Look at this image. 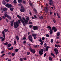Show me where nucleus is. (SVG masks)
Wrapping results in <instances>:
<instances>
[{
  "mask_svg": "<svg viewBox=\"0 0 61 61\" xmlns=\"http://www.w3.org/2000/svg\"><path fill=\"white\" fill-rule=\"evenodd\" d=\"M17 17H18L19 18L20 20H18V21H17L16 22H14V28H17L18 26H19V24H20L21 23V22L22 24H23V25L24 26H25V25L26 24L25 23V22L23 19H22L21 17L19 15H17Z\"/></svg>",
  "mask_w": 61,
  "mask_h": 61,
  "instance_id": "nucleus-1",
  "label": "nucleus"
},
{
  "mask_svg": "<svg viewBox=\"0 0 61 61\" xmlns=\"http://www.w3.org/2000/svg\"><path fill=\"white\" fill-rule=\"evenodd\" d=\"M18 5H19V6H21V9L20 10L21 12H24L25 10V8H24V6L22 5V4L21 3L18 4Z\"/></svg>",
  "mask_w": 61,
  "mask_h": 61,
  "instance_id": "nucleus-2",
  "label": "nucleus"
},
{
  "mask_svg": "<svg viewBox=\"0 0 61 61\" xmlns=\"http://www.w3.org/2000/svg\"><path fill=\"white\" fill-rule=\"evenodd\" d=\"M26 20H25V19L24 17L22 18V19L24 21V22H25V24H27L28 21L29 20V17H27L26 18Z\"/></svg>",
  "mask_w": 61,
  "mask_h": 61,
  "instance_id": "nucleus-3",
  "label": "nucleus"
},
{
  "mask_svg": "<svg viewBox=\"0 0 61 61\" xmlns=\"http://www.w3.org/2000/svg\"><path fill=\"white\" fill-rule=\"evenodd\" d=\"M47 28L48 29H49L50 30V33L51 35H52V34L53 33V31L52 30L51 27L50 26H48L47 27Z\"/></svg>",
  "mask_w": 61,
  "mask_h": 61,
  "instance_id": "nucleus-4",
  "label": "nucleus"
},
{
  "mask_svg": "<svg viewBox=\"0 0 61 61\" xmlns=\"http://www.w3.org/2000/svg\"><path fill=\"white\" fill-rule=\"evenodd\" d=\"M5 5L6 7H8V8H11V7H12V6L11 4H10V5L6 4Z\"/></svg>",
  "mask_w": 61,
  "mask_h": 61,
  "instance_id": "nucleus-5",
  "label": "nucleus"
},
{
  "mask_svg": "<svg viewBox=\"0 0 61 61\" xmlns=\"http://www.w3.org/2000/svg\"><path fill=\"white\" fill-rule=\"evenodd\" d=\"M4 16L6 17H7V18H8L10 20H11V17L10 16H9L7 14L4 15Z\"/></svg>",
  "mask_w": 61,
  "mask_h": 61,
  "instance_id": "nucleus-6",
  "label": "nucleus"
},
{
  "mask_svg": "<svg viewBox=\"0 0 61 61\" xmlns=\"http://www.w3.org/2000/svg\"><path fill=\"white\" fill-rule=\"evenodd\" d=\"M30 50L31 51V52L32 54H35L36 53V51L34 49H32L30 48Z\"/></svg>",
  "mask_w": 61,
  "mask_h": 61,
  "instance_id": "nucleus-7",
  "label": "nucleus"
},
{
  "mask_svg": "<svg viewBox=\"0 0 61 61\" xmlns=\"http://www.w3.org/2000/svg\"><path fill=\"white\" fill-rule=\"evenodd\" d=\"M52 30H53L54 32H56V31L57 30V29L56 28V27L54 26H53L52 27Z\"/></svg>",
  "mask_w": 61,
  "mask_h": 61,
  "instance_id": "nucleus-8",
  "label": "nucleus"
},
{
  "mask_svg": "<svg viewBox=\"0 0 61 61\" xmlns=\"http://www.w3.org/2000/svg\"><path fill=\"white\" fill-rule=\"evenodd\" d=\"M33 29L34 30H37L38 27L36 26H34L33 27Z\"/></svg>",
  "mask_w": 61,
  "mask_h": 61,
  "instance_id": "nucleus-9",
  "label": "nucleus"
},
{
  "mask_svg": "<svg viewBox=\"0 0 61 61\" xmlns=\"http://www.w3.org/2000/svg\"><path fill=\"white\" fill-rule=\"evenodd\" d=\"M46 6H45V9H47V11H48V4H47V3L46 4Z\"/></svg>",
  "mask_w": 61,
  "mask_h": 61,
  "instance_id": "nucleus-10",
  "label": "nucleus"
},
{
  "mask_svg": "<svg viewBox=\"0 0 61 61\" xmlns=\"http://www.w3.org/2000/svg\"><path fill=\"white\" fill-rule=\"evenodd\" d=\"M2 36H3L4 38H5V31H3L2 32Z\"/></svg>",
  "mask_w": 61,
  "mask_h": 61,
  "instance_id": "nucleus-11",
  "label": "nucleus"
},
{
  "mask_svg": "<svg viewBox=\"0 0 61 61\" xmlns=\"http://www.w3.org/2000/svg\"><path fill=\"white\" fill-rule=\"evenodd\" d=\"M28 39H30L31 38H32V35H30L28 36Z\"/></svg>",
  "mask_w": 61,
  "mask_h": 61,
  "instance_id": "nucleus-12",
  "label": "nucleus"
},
{
  "mask_svg": "<svg viewBox=\"0 0 61 61\" xmlns=\"http://www.w3.org/2000/svg\"><path fill=\"white\" fill-rule=\"evenodd\" d=\"M60 32H58L57 33V34H56V36H59L60 35Z\"/></svg>",
  "mask_w": 61,
  "mask_h": 61,
  "instance_id": "nucleus-13",
  "label": "nucleus"
},
{
  "mask_svg": "<svg viewBox=\"0 0 61 61\" xmlns=\"http://www.w3.org/2000/svg\"><path fill=\"white\" fill-rule=\"evenodd\" d=\"M32 36L33 37H35V36H36V34H32Z\"/></svg>",
  "mask_w": 61,
  "mask_h": 61,
  "instance_id": "nucleus-14",
  "label": "nucleus"
},
{
  "mask_svg": "<svg viewBox=\"0 0 61 61\" xmlns=\"http://www.w3.org/2000/svg\"><path fill=\"white\" fill-rule=\"evenodd\" d=\"M22 2L23 4H25L26 3V1H25L24 0H23L22 1Z\"/></svg>",
  "mask_w": 61,
  "mask_h": 61,
  "instance_id": "nucleus-15",
  "label": "nucleus"
},
{
  "mask_svg": "<svg viewBox=\"0 0 61 61\" xmlns=\"http://www.w3.org/2000/svg\"><path fill=\"white\" fill-rule=\"evenodd\" d=\"M15 38H16L17 40L18 41L19 40V37L18 36H17L15 37Z\"/></svg>",
  "mask_w": 61,
  "mask_h": 61,
  "instance_id": "nucleus-16",
  "label": "nucleus"
},
{
  "mask_svg": "<svg viewBox=\"0 0 61 61\" xmlns=\"http://www.w3.org/2000/svg\"><path fill=\"white\" fill-rule=\"evenodd\" d=\"M3 11H6V10H7V8H3Z\"/></svg>",
  "mask_w": 61,
  "mask_h": 61,
  "instance_id": "nucleus-17",
  "label": "nucleus"
},
{
  "mask_svg": "<svg viewBox=\"0 0 61 61\" xmlns=\"http://www.w3.org/2000/svg\"><path fill=\"white\" fill-rule=\"evenodd\" d=\"M8 49L9 50H12L13 49V47H11V48H8Z\"/></svg>",
  "mask_w": 61,
  "mask_h": 61,
  "instance_id": "nucleus-18",
  "label": "nucleus"
},
{
  "mask_svg": "<svg viewBox=\"0 0 61 61\" xmlns=\"http://www.w3.org/2000/svg\"><path fill=\"white\" fill-rule=\"evenodd\" d=\"M2 3L3 5H5V4H6L5 1L4 0L3 1Z\"/></svg>",
  "mask_w": 61,
  "mask_h": 61,
  "instance_id": "nucleus-19",
  "label": "nucleus"
},
{
  "mask_svg": "<svg viewBox=\"0 0 61 61\" xmlns=\"http://www.w3.org/2000/svg\"><path fill=\"white\" fill-rule=\"evenodd\" d=\"M34 10L36 13H37V10H36V9L35 8H34Z\"/></svg>",
  "mask_w": 61,
  "mask_h": 61,
  "instance_id": "nucleus-20",
  "label": "nucleus"
},
{
  "mask_svg": "<svg viewBox=\"0 0 61 61\" xmlns=\"http://www.w3.org/2000/svg\"><path fill=\"white\" fill-rule=\"evenodd\" d=\"M39 53L40 55H43V52H42L41 51H40L39 52Z\"/></svg>",
  "mask_w": 61,
  "mask_h": 61,
  "instance_id": "nucleus-21",
  "label": "nucleus"
},
{
  "mask_svg": "<svg viewBox=\"0 0 61 61\" xmlns=\"http://www.w3.org/2000/svg\"><path fill=\"white\" fill-rule=\"evenodd\" d=\"M51 55L52 56H53V57H55V55L53 54L52 53H51Z\"/></svg>",
  "mask_w": 61,
  "mask_h": 61,
  "instance_id": "nucleus-22",
  "label": "nucleus"
},
{
  "mask_svg": "<svg viewBox=\"0 0 61 61\" xmlns=\"http://www.w3.org/2000/svg\"><path fill=\"white\" fill-rule=\"evenodd\" d=\"M4 31L5 32V33H6V32H7L8 31V29H4Z\"/></svg>",
  "mask_w": 61,
  "mask_h": 61,
  "instance_id": "nucleus-23",
  "label": "nucleus"
},
{
  "mask_svg": "<svg viewBox=\"0 0 61 61\" xmlns=\"http://www.w3.org/2000/svg\"><path fill=\"white\" fill-rule=\"evenodd\" d=\"M18 0V2L19 3H22V0Z\"/></svg>",
  "mask_w": 61,
  "mask_h": 61,
  "instance_id": "nucleus-24",
  "label": "nucleus"
},
{
  "mask_svg": "<svg viewBox=\"0 0 61 61\" xmlns=\"http://www.w3.org/2000/svg\"><path fill=\"white\" fill-rule=\"evenodd\" d=\"M53 20L54 23H56V19H53Z\"/></svg>",
  "mask_w": 61,
  "mask_h": 61,
  "instance_id": "nucleus-25",
  "label": "nucleus"
},
{
  "mask_svg": "<svg viewBox=\"0 0 61 61\" xmlns=\"http://www.w3.org/2000/svg\"><path fill=\"white\" fill-rule=\"evenodd\" d=\"M7 46L8 47H10V46H11V44L9 43L8 44Z\"/></svg>",
  "mask_w": 61,
  "mask_h": 61,
  "instance_id": "nucleus-26",
  "label": "nucleus"
},
{
  "mask_svg": "<svg viewBox=\"0 0 61 61\" xmlns=\"http://www.w3.org/2000/svg\"><path fill=\"white\" fill-rule=\"evenodd\" d=\"M39 18L41 19H43V16H41L39 17Z\"/></svg>",
  "mask_w": 61,
  "mask_h": 61,
  "instance_id": "nucleus-27",
  "label": "nucleus"
},
{
  "mask_svg": "<svg viewBox=\"0 0 61 61\" xmlns=\"http://www.w3.org/2000/svg\"><path fill=\"white\" fill-rule=\"evenodd\" d=\"M13 10H14V9L13 8H10V10L11 11H13Z\"/></svg>",
  "mask_w": 61,
  "mask_h": 61,
  "instance_id": "nucleus-28",
  "label": "nucleus"
},
{
  "mask_svg": "<svg viewBox=\"0 0 61 61\" xmlns=\"http://www.w3.org/2000/svg\"><path fill=\"white\" fill-rule=\"evenodd\" d=\"M5 38H2V39H1V41L2 42H3L5 40Z\"/></svg>",
  "mask_w": 61,
  "mask_h": 61,
  "instance_id": "nucleus-29",
  "label": "nucleus"
},
{
  "mask_svg": "<svg viewBox=\"0 0 61 61\" xmlns=\"http://www.w3.org/2000/svg\"><path fill=\"white\" fill-rule=\"evenodd\" d=\"M22 59H23L24 60H25H25H26V59H27L26 57L22 58Z\"/></svg>",
  "mask_w": 61,
  "mask_h": 61,
  "instance_id": "nucleus-30",
  "label": "nucleus"
},
{
  "mask_svg": "<svg viewBox=\"0 0 61 61\" xmlns=\"http://www.w3.org/2000/svg\"><path fill=\"white\" fill-rule=\"evenodd\" d=\"M18 50H19V49H16L15 50V51L16 52H18Z\"/></svg>",
  "mask_w": 61,
  "mask_h": 61,
  "instance_id": "nucleus-31",
  "label": "nucleus"
},
{
  "mask_svg": "<svg viewBox=\"0 0 61 61\" xmlns=\"http://www.w3.org/2000/svg\"><path fill=\"white\" fill-rule=\"evenodd\" d=\"M58 51V50L57 49H56V48H55L54 49V52H56V51Z\"/></svg>",
  "mask_w": 61,
  "mask_h": 61,
  "instance_id": "nucleus-32",
  "label": "nucleus"
},
{
  "mask_svg": "<svg viewBox=\"0 0 61 61\" xmlns=\"http://www.w3.org/2000/svg\"><path fill=\"white\" fill-rule=\"evenodd\" d=\"M2 18L3 19H5V17L4 16H2Z\"/></svg>",
  "mask_w": 61,
  "mask_h": 61,
  "instance_id": "nucleus-33",
  "label": "nucleus"
},
{
  "mask_svg": "<svg viewBox=\"0 0 61 61\" xmlns=\"http://www.w3.org/2000/svg\"><path fill=\"white\" fill-rule=\"evenodd\" d=\"M49 60H50V61H52V58L51 57H49Z\"/></svg>",
  "mask_w": 61,
  "mask_h": 61,
  "instance_id": "nucleus-34",
  "label": "nucleus"
},
{
  "mask_svg": "<svg viewBox=\"0 0 61 61\" xmlns=\"http://www.w3.org/2000/svg\"><path fill=\"white\" fill-rule=\"evenodd\" d=\"M13 3L14 4H16V3H17V2H16V1L15 0H14L13 1Z\"/></svg>",
  "mask_w": 61,
  "mask_h": 61,
  "instance_id": "nucleus-35",
  "label": "nucleus"
},
{
  "mask_svg": "<svg viewBox=\"0 0 61 61\" xmlns=\"http://www.w3.org/2000/svg\"><path fill=\"white\" fill-rule=\"evenodd\" d=\"M58 51H57L55 52V53L56 54V55H57V54H58Z\"/></svg>",
  "mask_w": 61,
  "mask_h": 61,
  "instance_id": "nucleus-36",
  "label": "nucleus"
},
{
  "mask_svg": "<svg viewBox=\"0 0 61 61\" xmlns=\"http://www.w3.org/2000/svg\"><path fill=\"white\" fill-rule=\"evenodd\" d=\"M5 45V46H7V45H8V42H6L5 43H4Z\"/></svg>",
  "mask_w": 61,
  "mask_h": 61,
  "instance_id": "nucleus-37",
  "label": "nucleus"
},
{
  "mask_svg": "<svg viewBox=\"0 0 61 61\" xmlns=\"http://www.w3.org/2000/svg\"><path fill=\"white\" fill-rule=\"evenodd\" d=\"M29 39L30 41H31V42H32V41H33V40H32V38Z\"/></svg>",
  "mask_w": 61,
  "mask_h": 61,
  "instance_id": "nucleus-38",
  "label": "nucleus"
},
{
  "mask_svg": "<svg viewBox=\"0 0 61 61\" xmlns=\"http://www.w3.org/2000/svg\"><path fill=\"white\" fill-rule=\"evenodd\" d=\"M32 27H33L32 25H29V27H30V28H32Z\"/></svg>",
  "mask_w": 61,
  "mask_h": 61,
  "instance_id": "nucleus-39",
  "label": "nucleus"
},
{
  "mask_svg": "<svg viewBox=\"0 0 61 61\" xmlns=\"http://www.w3.org/2000/svg\"><path fill=\"white\" fill-rule=\"evenodd\" d=\"M33 16H34V18H37V17L36 16V15H33Z\"/></svg>",
  "mask_w": 61,
  "mask_h": 61,
  "instance_id": "nucleus-40",
  "label": "nucleus"
},
{
  "mask_svg": "<svg viewBox=\"0 0 61 61\" xmlns=\"http://www.w3.org/2000/svg\"><path fill=\"white\" fill-rule=\"evenodd\" d=\"M53 0H50V2H51L52 4H53Z\"/></svg>",
  "mask_w": 61,
  "mask_h": 61,
  "instance_id": "nucleus-41",
  "label": "nucleus"
},
{
  "mask_svg": "<svg viewBox=\"0 0 61 61\" xmlns=\"http://www.w3.org/2000/svg\"><path fill=\"white\" fill-rule=\"evenodd\" d=\"M57 16L59 18H60V16H59V15H58V14L57 13Z\"/></svg>",
  "mask_w": 61,
  "mask_h": 61,
  "instance_id": "nucleus-42",
  "label": "nucleus"
},
{
  "mask_svg": "<svg viewBox=\"0 0 61 61\" xmlns=\"http://www.w3.org/2000/svg\"><path fill=\"white\" fill-rule=\"evenodd\" d=\"M15 55V53H13L11 54V56H14Z\"/></svg>",
  "mask_w": 61,
  "mask_h": 61,
  "instance_id": "nucleus-43",
  "label": "nucleus"
},
{
  "mask_svg": "<svg viewBox=\"0 0 61 61\" xmlns=\"http://www.w3.org/2000/svg\"><path fill=\"white\" fill-rule=\"evenodd\" d=\"M46 48L47 49H48V48H50V47L49 46H47L46 47Z\"/></svg>",
  "mask_w": 61,
  "mask_h": 61,
  "instance_id": "nucleus-44",
  "label": "nucleus"
},
{
  "mask_svg": "<svg viewBox=\"0 0 61 61\" xmlns=\"http://www.w3.org/2000/svg\"><path fill=\"white\" fill-rule=\"evenodd\" d=\"M53 41L54 40H53V39H52L51 40V43H52Z\"/></svg>",
  "mask_w": 61,
  "mask_h": 61,
  "instance_id": "nucleus-45",
  "label": "nucleus"
},
{
  "mask_svg": "<svg viewBox=\"0 0 61 61\" xmlns=\"http://www.w3.org/2000/svg\"><path fill=\"white\" fill-rule=\"evenodd\" d=\"M42 40H44L45 39V38L44 37H42Z\"/></svg>",
  "mask_w": 61,
  "mask_h": 61,
  "instance_id": "nucleus-46",
  "label": "nucleus"
},
{
  "mask_svg": "<svg viewBox=\"0 0 61 61\" xmlns=\"http://www.w3.org/2000/svg\"><path fill=\"white\" fill-rule=\"evenodd\" d=\"M44 46H45V47H46V46H47V45L46 44V43H45L44 44Z\"/></svg>",
  "mask_w": 61,
  "mask_h": 61,
  "instance_id": "nucleus-47",
  "label": "nucleus"
},
{
  "mask_svg": "<svg viewBox=\"0 0 61 61\" xmlns=\"http://www.w3.org/2000/svg\"><path fill=\"white\" fill-rule=\"evenodd\" d=\"M40 44L41 45H43V41H42L41 42Z\"/></svg>",
  "mask_w": 61,
  "mask_h": 61,
  "instance_id": "nucleus-48",
  "label": "nucleus"
},
{
  "mask_svg": "<svg viewBox=\"0 0 61 61\" xmlns=\"http://www.w3.org/2000/svg\"><path fill=\"white\" fill-rule=\"evenodd\" d=\"M29 5H30V6H33V5L32 4V3H30Z\"/></svg>",
  "mask_w": 61,
  "mask_h": 61,
  "instance_id": "nucleus-49",
  "label": "nucleus"
},
{
  "mask_svg": "<svg viewBox=\"0 0 61 61\" xmlns=\"http://www.w3.org/2000/svg\"><path fill=\"white\" fill-rule=\"evenodd\" d=\"M46 37H49V35L48 34H46Z\"/></svg>",
  "mask_w": 61,
  "mask_h": 61,
  "instance_id": "nucleus-50",
  "label": "nucleus"
},
{
  "mask_svg": "<svg viewBox=\"0 0 61 61\" xmlns=\"http://www.w3.org/2000/svg\"><path fill=\"white\" fill-rule=\"evenodd\" d=\"M39 41H40V42H42V40H41V38H40V40Z\"/></svg>",
  "mask_w": 61,
  "mask_h": 61,
  "instance_id": "nucleus-51",
  "label": "nucleus"
},
{
  "mask_svg": "<svg viewBox=\"0 0 61 61\" xmlns=\"http://www.w3.org/2000/svg\"><path fill=\"white\" fill-rule=\"evenodd\" d=\"M46 53H45V54L44 55V57H45V56H46Z\"/></svg>",
  "mask_w": 61,
  "mask_h": 61,
  "instance_id": "nucleus-52",
  "label": "nucleus"
},
{
  "mask_svg": "<svg viewBox=\"0 0 61 61\" xmlns=\"http://www.w3.org/2000/svg\"><path fill=\"white\" fill-rule=\"evenodd\" d=\"M13 24L12 23H11V24H10V25H11V26H13Z\"/></svg>",
  "mask_w": 61,
  "mask_h": 61,
  "instance_id": "nucleus-53",
  "label": "nucleus"
},
{
  "mask_svg": "<svg viewBox=\"0 0 61 61\" xmlns=\"http://www.w3.org/2000/svg\"><path fill=\"white\" fill-rule=\"evenodd\" d=\"M40 51H41L42 52H43V50L42 49H41Z\"/></svg>",
  "mask_w": 61,
  "mask_h": 61,
  "instance_id": "nucleus-54",
  "label": "nucleus"
},
{
  "mask_svg": "<svg viewBox=\"0 0 61 61\" xmlns=\"http://www.w3.org/2000/svg\"><path fill=\"white\" fill-rule=\"evenodd\" d=\"M26 38L25 37H24L23 38H22L23 39H24V40H25L26 39Z\"/></svg>",
  "mask_w": 61,
  "mask_h": 61,
  "instance_id": "nucleus-55",
  "label": "nucleus"
},
{
  "mask_svg": "<svg viewBox=\"0 0 61 61\" xmlns=\"http://www.w3.org/2000/svg\"><path fill=\"white\" fill-rule=\"evenodd\" d=\"M29 24L30 25H31V24H32V22H29Z\"/></svg>",
  "mask_w": 61,
  "mask_h": 61,
  "instance_id": "nucleus-56",
  "label": "nucleus"
},
{
  "mask_svg": "<svg viewBox=\"0 0 61 61\" xmlns=\"http://www.w3.org/2000/svg\"><path fill=\"white\" fill-rule=\"evenodd\" d=\"M4 51H2L1 52V54H3L4 53Z\"/></svg>",
  "mask_w": 61,
  "mask_h": 61,
  "instance_id": "nucleus-57",
  "label": "nucleus"
},
{
  "mask_svg": "<svg viewBox=\"0 0 61 61\" xmlns=\"http://www.w3.org/2000/svg\"><path fill=\"white\" fill-rule=\"evenodd\" d=\"M14 20H12L11 21V23L14 24Z\"/></svg>",
  "mask_w": 61,
  "mask_h": 61,
  "instance_id": "nucleus-58",
  "label": "nucleus"
},
{
  "mask_svg": "<svg viewBox=\"0 0 61 61\" xmlns=\"http://www.w3.org/2000/svg\"><path fill=\"white\" fill-rule=\"evenodd\" d=\"M30 54V52H28L27 53V55H29Z\"/></svg>",
  "mask_w": 61,
  "mask_h": 61,
  "instance_id": "nucleus-59",
  "label": "nucleus"
},
{
  "mask_svg": "<svg viewBox=\"0 0 61 61\" xmlns=\"http://www.w3.org/2000/svg\"><path fill=\"white\" fill-rule=\"evenodd\" d=\"M26 41H23V44H25V43H26Z\"/></svg>",
  "mask_w": 61,
  "mask_h": 61,
  "instance_id": "nucleus-60",
  "label": "nucleus"
},
{
  "mask_svg": "<svg viewBox=\"0 0 61 61\" xmlns=\"http://www.w3.org/2000/svg\"><path fill=\"white\" fill-rule=\"evenodd\" d=\"M34 46L36 48L37 47V45H36L35 46Z\"/></svg>",
  "mask_w": 61,
  "mask_h": 61,
  "instance_id": "nucleus-61",
  "label": "nucleus"
},
{
  "mask_svg": "<svg viewBox=\"0 0 61 61\" xmlns=\"http://www.w3.org/2000/svg\"><path fill=\"white\" fill-rule=\"evenodd\" d=\"M6 21L7 22H8V21H9V20H8V19L6 18Z\"/></svg>",
  "mask_w": 61,
  "mask_h": 61,
  "instance_id": "nucleus-62",
  "label": "nucleus"
},
{
  "mask_svg": "<svg viewBox=\"0 0 61 61\" xmlns=\"http://www.w3.org/2000/svg\"><path fill=\"white\" fill-rule=\"evenodd\" d=\"M34 37V39H36V36H35V37Z\"/></svg>",
  "mask_w": 61,
  "mask_h": 61,
  "instance_id": "nucleus-63",
  "label": "nucleus"
},
{
  "mask_svg": "<svg viewBox=\"0 0 61 61\" xmlns=\"http://www.w3.org/2000/svg\"><path fill=\"white\" fill-rule=\"evenodd\" d=\"M20 61H23V59L22 58H21L20 59Z\"/></svg>",
  "mask_w": 61,
  "mask_h": 61,
  "instance_id": "nucleus-64",
  "label": "nucleus"
}]
</instances>
